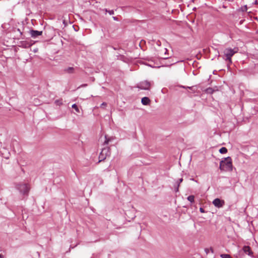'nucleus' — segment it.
Here are the masks:
<instances>
[{"label":"nucleus","instance_id":"1","mask_svg":"<svg viewBox=\"0 0 258 258\" xmlns=\"http://www.w3.org/2000/svg\"><path fill=\"white\" fill-rule=\"evenodd\" d=\"M220 169L221 170L228 171L232 170V159L230 157L224 158L220 163Z\"/></svg>","mask_w":258,"mask_h":258},{"label":"nucleus","instance_id":"2","mask_svg":"<svg viewBox=\"0 0 258 258\" xmlns=\"http://www.w3.org/2000/svg\"><path fill=\"white\" fill-rule=\"evenodd\" d=\"M238 51V48L237 47H234L233 49L231 48H225L223 51L225 60L228 61L229 63H232L231 57L235 53H237Z\"/></svg>","mask_w":258,"mask_h":258},{"label":"nucleus","instance_id":"3","mask_svg":"<svg viewBox=\"0 0 258 258\" xmlns=\"http://www.w3.org/2000/svg\"><path fill=\"white\" fill-rule=\"evenodd\" d=\"M162 52H164V56L162 57V61L163 60L165 61L166 59H167L168 58H170L171 56H172L173 54L172 51L170 50V49H169L167 48H164V49H162ZM174 63L175 62L173 60L172 61L169 60V63H167L166 62L162 61V67L170 66L174 64Z\"/></svg>","mask_w":258,"mask_h":258},{"label":"nucleus","instance_id":"4","mask_svg":"<svg viewBox=\"0 0 258 258\" xmlns=\"http://www.w3.org/2000/svg\"><path fill=\"white\" fill-rule=\"evenodd\" d=\"M110 155V149L109 147H104L102 149L99 156V162L104 160L107 157Z\"/></svg>","mask_w":258,"mask_h":258},{"label":"nucleus","instance_id":"5","mask_svg":"<svg viewBox=\"0 0 258 258\" xmlns=\"http://www.w3.org/2000/svg\"><path fill=\"white\" fill-rule=\"evenodd\" d=\"M151 87L150 82L147 81H144L140 82L137 87L142 90H149Z\"/></svg>","mask_w":258,"mask_h":258},{"label":"nucleus","instance_id":"6","mask_svg":"<svg viewBox=\"0 0 258 258\" xmlns=\"http://www.w3.org/2000/svg\"><path fill=\"white\" fill-rule=\"evenodd\" d=\"M224 201L221 200L220 199L217 198L213 201V205L217 208H221L224 205Z\"/></svg>","mask_w":258,"mask_h":258},{"label":"nucleus","instance_id":"7","mask_svg":"<svg viewBox=\"0 0 258 258\" xmlns=\"http://www.w3.org/2000/svg\"><path fill=\"white\" fill-rule=\"evenodd\" d=\"M19 189L21 192L24 194H27L29 190L30 187L27 184H23L20 185Z\"/></svg>","mask_w":258,"mask_h":258},{"label":"nucleus","instance_id":"8","mask_svg":"<svg viewBox=\"0 0 258 258\" xmlns=\"http://www.w3.org/2000/svg\"><path fill=\"white\" fill-rule=\"evenodd\" d=\"M30 33L32 37L35 38L38 36L42 35V32L32 30L30 31Z\"/></svg>","mask_w":258,"mask_h":258},{"label":"nucleus","instance_id":"9","mask_svg":"<svg viewBox=\"0 0 258 258\" xmlns=\"http://www.w3.org/2000/svg\"><path fill=\"white\" fill-rule=\"evenodd\" d=\"M243 250L245 253L249 255H250L252 253L250 247L249 246H244L243 247Z\"/></svg>","mask_w":258,"mask_h":258},{"label":"nucleus","instance_id":"10","mask_svg":"<svg viewBox=\"0 0 258 258\" xmlns=\"http://www.w3.org/2000/svg\"><path fill=\"white\" fill-rule=\"evenodd\" d=\"M141 102L144 105H148L150 104L151 101L148 97H144L142 98Z\"/></svg>","mask_w":258,"mask_h":258},{"label":"nucleus","instance_id":"11","mask_svg":"<svg viewBox=\"0 0 258 258\" xmlns=\"http://www.w3.org/2000/svg\"><path fill=\"white\" fill-rule=\"evenodd\" d=\"M105 140L104 142V145H107L110 142L114 140L115 138L113 137H107V136L105 137Z\"/></svg>","mask_w":258,"mask_h":258},{"label":"nucleus","instance_id":"12","mask_svg":"<svg viewBox=\"0 0 258 258\" xmlns=\"http://www.w3.org/2000/svg\"><path fill=\"white\" fill-rule=\"evenodd\" d=\"M74 70L73 67H68L64 69V72L69 74H73L74 73Z\"/></svg>","mask_w":258,"mask_h":258},{"label":"nucleus","instance_id":"13","mask_svg":"<svg viewBox=\"0 0 258 258\" xmlns=\"http://www.w3.org/2000/svg\"><path fill=\"white\" fill-rule=\"evenodd\" d=\"M182 181H183V179L182 178H180L177 181V186L175 188V192H178V191L180 183L181 182H182Z\"/></svg>","mask_w":258,"mask_h":258},{"label":"nucleus","instance_id":"14","mask_svg":"<svg viewBox=\"0 0 258 258\" xmlns=\"http://www.w3.org/2000/svg\"><path fill=\"white\" fill-rule=\"evenodd\" d=\"M219 152L221 154H225L227 152V149L225 147H222L219 150Z\"/></svg>","mask_w":258,"mask_h":258},{"label":"nucleus","instance_id":"15","mask_svg":"<svg viewBox=\"0 0 258 258\" xmlns=\"http://www.w3.org/2000/svg\"><path fill=\"white\" fill-rule=\"evenodd\" d=\"M195 197L192 195L189 196L187 197V200L191 203L194 202Z\"/></svg>","mask_w":258,"mask_h":258},{"label":"nucleus","instance_id":"16","mask_svg":"<svg viewBox=\"0 0 258 258\" xmlns=\"http://www.w3.org/2000/svg\"><path fill=\"white\" fill-rule=\"evenodd\" d=\"M220 256L222 258H231V256L227 254H221Z\"/></svg>","mask_w":258,"mask_h":258},{"label":"nucleus","instance_id":"17","mask_svg":"<svg viewBox=\"0 0 258 258\" xmlns=\"http://www.w3.org/2000/svg\"><path fill=\"white\" fill-rule=\"evenodd\" d=\"M72 108H74L76 112H79V109L76 104H74L72 105Z\"/></svg>","mask_w":258,"mask_h":258},{"label":"nucleus","instance_id":"18","mask_svg":"<svg viewBox=\"0 0 258 258\" xmlns=\"http://www.w3.org/2000/svg\"><path fill=\"white\" fill-rule=\"evenodd\" d=\"M206 92L207 93L212 94L213 92V90L212 88H209L206 89Z\"/></svg>","mask_w":258,"mask_h":258},{"label":"nucleus","instance_id":"19","mask_svg":"<svg viewBox=\"0 0 258 258\" xmlns=\"http://www.w3.org/2000/svg\"><path fill=\"white\" fill-rule=\"evenodd\" d=\"M55 103L57 105H60L62 104V101L61 100H56L55 101Z\"/></svg>","mask_w":258,"mask_h":258},{"label":"nucleus","instance_id":"20","mask_svg":"<svg viewBox=\"0 0 258 258\" xmlns=\"http://www.w3.org/2000/svg\"><path fill=\"white\" fill-rule=\"evenodd\" d=\"M210 250H211L212 252H214L213 249L212 248H210V249H208V248L205 249V251H206V252L207 253H208L209 252Z\"/></svg>","mask_w":258,"mask_h":258},{"label":"nucleus","instance_id":"21","mask_svg":"<svg viewBox=\"0 0 258 258\" xmlns=\"http://www.w3.org/2000/svg\"><path fill=\"white\" fill-rule=\"evenodd\" d=\"M106 106H107V104H106V103H105V102H103V103L101 105V107H102V108H104Z\"/></svg>","mask_w":258,"mask_h":258},{"label":"nucleus","instance_id":"22","mask_svg":"<svg viewBox=\"0 0 258 258\" xmlns=\"http://www.w3.org/2000/svg\"><path fill=\"white\" fill-rule=\"evenodd\" d=\"M108 13L110 15H113L114 14V12L112 10L108 11Z\"/></svg>","mask_w":258,"mask_h":258},{"label":"nucleus","instance_id":"23","mask_svg":"<svg viewBox=\"0 0 258 258\" xmlns=\"http://www.w3.org/2000/svg\"><path fill=\"white\" fill-rule=\"evenodd\" d=\"M200 211L201 213H204V210L202 208L200 209Z\"/></svg>","mask_w":258,"mask_h":258},{"label":"nucleus","instance_id":"24","mask_svg":"<svg viewBox=\"0 0 258 258\" xmlns=\"http://www.w3.org/2000/svg\"><path fill=\"white\" fill-rule=\"evenodd\" d=\"M113 19L114 20H117V18L115 17H113Z\"/></svg>","mask_w":258,"mask_h":258},{"label":"nucleus","instance_id":"25","mask_svg":"<svg viewBox=\"0 0 258 258\" xmlns=\"http://www.w3.org/2000/svg\"><path fill=\"white\" fill-rule=\"evenodd\" d=\"M0 258H3V255L1 254H0Z\"/></svg>","mask_w":258,"mask_h":258},{"label":"nucleus","instance_id":"26","mask_svg":"<svg viewBox=\"0 0 258 258\" xmlns=\"http://www.w3.org/2000/svg\"><path fill=\"white\" fill-rule=\"evenodd\" d=\"M188 88L190 89H192V87H188Z\"/></svg>","mask_w":258,"mask_h":258},{"label":"nucleus","instance_id":"27","mask_svg":"<svg viewBox=\"0 0 258 258\" xmlns=\"http://www.w3.org/2000/svg\"><path fill=\"white\" fill-rule=\"evenodd\" d=\"M190 180H194V179L193 178H191Z\"/></svg>","mask_w":258,"mask_h":258}]
</instances>
